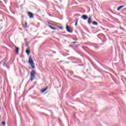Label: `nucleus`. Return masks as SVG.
<instances>
[{"instance_id": "obj_29", "label": "nucleus", "mask_w": 126, "mask_h": 126, "mask_svg": "<svg viewBox=\"0 0 126 126\" xmlns=\"http://www.w3.org/2000/svg\"><path fill=\"white\" fill-rule=\"evenodd\" d=\"M60 0L61 1H62V0Z\"/></svg>"}, {"instance_id": "obj_12", "label": "nucleus", "mask_w": 126, "mask_h": 126, "mask_svg": "<svg viewBox=\"0 0 126 126\" xmlns=\"http://www.w3.org/2000/svg\"><path fill=\"white\" fill-rule=\"evenodd\" d=\"M26 53L28 55H30V50H29V49H28V50H26Z\"/></svg>"}, {"instance_id": "obj_21", "label": "nucleus", "mask_w": 126, "mask_h": 126, "mask_svg": "<svg viewBox=\"0 0 126 126\" xmlns=\"http://www.w3.org/2000/svg\"><path fill=\"white\" fill-rule=\"evenodd\" d=\"M53 54H57V52L56 51H52Z\"/></svg>"}, {"instance_id": "obj_8", "label": "nucleus", "mask_w": 126, "mask_h": 126, "mask_svg": "<svg viewBox=\"0 0 126 126\" xmlns=\"http://www.w3.org/2000/svg\"><path fill=\"white\" fill-rule=\"evenodd\" d=\"M92 21V17H90L88 18V24H89V25L91 24Z\"/></svg>"}, {"instance_id": "obj_3", "label": "nucleus", "mask_w": 126, "mask_h": 126, "mask_svg": "<svg viewBox=\"0 0 126 126\" xmlns=\"http://www.w3.org/2000/svg\"><path fill=\"white\" fill-rule=\"evenodd\" d=\"M8 60V59L5 58L3 61H2L0 62V64H1V63H2L4 62L3 63V66H6V64H5V63H6V62H7Z\"/></svg>"}, {"instance_id": "obj_5", "label": "nucleus", "mask_w": 126, "mask_h": 126, "mask_svg": "<svg viewBox=\"0 0 126 126\" xmlns=\"http://www.w3.org/2000/svg\"><path fill=\"white\" fill-rule=\"evenodd\" d=\"M81 18L83 19V20H87V19H88V16L86 15H83L81 17Z\"/></svg>"}, {"instance_id": "obj_22", "label": "nucleus", "mask_w": 126, "mask_h": 126, "mask_svg": "<svg viewBox=\"0 0 126 126\" xmlns=\"http://www.w3.org/2000/svg\"><path fill=\"white\" fill-rule=\"evenodd\" d=\"M70 73H71V74H73V71H70Z\"/></svg>"}, {"instance_id": "obj_15", "label": "nucleus", "mask_w": 126, "mask_h": 126, "mask_svg": "<svg viewBox=\"0 0 126 126\" xmlns=\"http://www.w3.org/2000/svg\"><path fill=\"white\" fill-rule=\"evenodd\" d=\"M77 22H78V19H77L76 21V22H75V26H77Z\"/></svg>"}, {"instance_id": "obj_9", "label": "nucleus", "mask_w": 126, "mask_h": 126, "mask_svg": "<svg viewBox=\"0 0 126 126\" xmlns=\"http://www.w3.org/2000/svg\"><path fill=\"white\" fill-rule=\"evenodd\" d=\"M123 7H125V5H121L117 8L118 11H120L122 8H123Z\"/></svg>"}, {"instance_id": "obj_28", "label": "nucleus", "mask_w": 126, "mask_h": 126, "mask_svg": "<svg viewBox=\"0 0 126 126\" xmlns=\"http://www.w3.org/2000/svg\"><path fill=\"white\" fill-rule=\"evenodd\" d=\"M0 118H1V116L0 115Z\"/></svg>"}, {"instance_id": "obj_23", "label": "nucleus", "mask_w": 126, "mask_h": 126, "mask_svg": "<svg viewBox=\"0 0 126 126\" xmlns=\"http://www.w3.org/2000/svg\"><path fill=\"white\" fill-rule=\"evenodd\" d=\"M63 36H64V37H67V35H65V34L63 35Z\"/></svg>"}, {"instance_id": "obj_16", "label": "nucleus", "mask_w": 126, "mask_h": 126, "mask_svg": "<svg viewBox=\"0 0 126 126\" xmlns=\"http://www.w3.org/2000/svg\"><path fill=\"white\" fill-rule=\"evenodd\" d=\"M25 28H27V22H25V26H24Z\"/></svg>"}, {"instance_id": "obj_10", "label": "nucleus", "mask_w": 126, "mask_h": 126, "mask_svg": "<svg viewBox=\"0 0 126 126\" xmlns=\"http://www.w3.org/2000/svg\"><path fill=\"white\" fill-rule=\"evenodd\" d=\"M49 27L51 28V29H52V30H57V29L51 25H48Z\"/></svg>"}, {"instance_id": "obj_20", "label": "nucleus", "mask_w": 126, "mask_h": 126, "mask_svg": "<svg viewBox=\"0 0 126 126\" xmlns=\"http://www.w3.org/2000/svg\"><path fill=\"white\" fill-rule=\"evenodd\" d=\"M59 28H60V29H63V28L62 26L59 27Z\"/></svg>"}, {"instance_id": "obj_11", "label": "nucleus", "mask_w": 126, "mask_h": 126, "mask_svg": "<svg viewBox=\"0 0 126 126\" xmlns=\"http://www.w3.org/2000/svg\"><path fill=\"white\" fill-rule=\"evenodd\" d=\"M16 53L17 55H18V54L19 53V48H18V47L16 48Z\"/></svg>"}, {"instance_id": "obj_25", "label": "nucleus", "mask_w": 126, "mask_h": 126, "mask_svg": "<svg viewBox=\"0 0 126 126\" xmlns=\"http://www.w3.org/2000/svg\"><path fill=\"white\" fill-rule=\"evenodd\" d=\"M75 47H78V45H75Z\"/></svg>"}, {"instance_id": "obj_2", "label": "nucleus", "mask_w": 126, "mask_h": 126, "mask_svg": "<svg viewBox=\"0 0 126 126\" xmlns=\"http://www.w3.org/2000/svg\"><path fill=\"white\" fill-rule=\"evenodd\" d=\"M35 70H32L31 72V81H33V80H34V79L35 78Z\"/></svg>"}, {"instance_id": "obj_27", "label": "nucleus", "mask_w": 126, "mask_h": 126, "mask_svg": "<svg viewBox=\"0 0 126 126\" xmlns=\"http://www.w3.org/2000/svg\"><path fill=\"white\" fill-rule=\"evenodd\" d=\"M57 40H58V41H60V39H59V38H57Z\"/></svg>"}, {"instance_id": "obj_18", "label": "nucleus", "mask_w": 126, "mask_h": 126, "mask_svg": "<svg viewBox=\"0 0 126 126\" xmlns=\"http://www.w3.org/2000/svg\"><path fill=\"white\" fill-rule=\"evenodd\" d=\"M2 125H3V126H5V122H2Z\"/></svg>"}, {"instance_id": "obj_17", "label": "nucleus", "mask_w": 126, "mask_h": 126, "mask_svg": "<svg viewBox=\"0 0 126 126\" xmlns=\"http://www.w3.org/2000/svg\"><path fill=\"white\" fill-rule=\"evenodd\" d=\"M75 77H76V78H77V79H81V77L78 76H75Z\"/></svg>"}, {"instance_id": "obj_13", "label": "nucleus", "mask_w": 126, "mask_h": 126, "mask_svg": "<svg viewBox=\"0 0 126 126\" xmlns=\"http://www.w3.org/2000/svg\"><path fill=\"white\" fill-rule=\"evenodd\" d=\"M26 47H28L27 49H30V47H29V43L28 42H26Z\"/></svg>"}, {"instance_id": "obj_26", "label": "nucleus", "mask_w": 126, "mask_h": 126, "mask_svg": "<svg viewBox=\"0 0 126 126\" xmlns=\"http://www.w3.org/2000/svg\"><path fill=\"white\" fill-rule=\"evenodd\" d=\"M0 110H1V107L0 106Z\"/></svg>"}, {"instance_id": "obj_19", "label": "nucleus", "mask_w": 126, "mask_h": 126, "mask_svg": "<svg viewBox=\"0 0 126 126\" xmlns=\"http://www.w3.org/2000/svg\"><path fill=\"white\" fill-rule=\"evenodd\" d=\"M76 43H77V42L76 41H73L72 42V44H76Z\"/></svg>"}, {"instance_id": "obj_14", "label": "nucleus", "mask_w": 126, "mask_h": 126, "mask_svg": "<svg viewBox=\"0 0 126 126\" xmlns=\"http://www.w3.org/2000/svg\"><path fill=\"white\" fill-rule=\"evenodd\" d=\"M93 25H98V23L96 21H94L93 22Z\"/></svg>"}, {"instance_id": "obj_4", "label": "nucleus", "mask_w": 126, "mask_h": 126, "mask_svg": "<svg viewBox=\"0 0 126 126\" xmlns=\"http://www.w3.org/2000/svg\"><path fill=\"white\" fill-rule=\"evenodd\" d=\"M66 30L69 33H72V31L70 30V28L68 26H66Z\"/></svg>"}, {"instance_id": "obj_24", "label": "nucleus", "mask_w": 126, "mask_h": 126, "mask_svg": "<svg viewBox=\"0 0 126 126\" xmlns=\"http://www.w3.org/2000/svg\"><path fill=\"white\" fill-rule=\"evenodd\" d=\"M53 54H51V55L50 56V57H53Z\"/></svg>"}, {"instance_id": "obj_6", "label": "nucleus", "mask_w": 126, "mask_h": 126, "mask_svg": "<svg viewBox=\"0 0 126 126\" xmlns=\"http://www.w3.org/2000/svg\"><path fill=\"white\" fill-rule=\"evenodd\" d=\"M28 15L29 16L30 18H33V17H34V15L31 12H28Z\"/></svg>"}, {"instance_id": "obj_7", "label": "nucleus", "mask_w": 126, "mask_h": 126, "mask_svg": "<svg viewBox=\"0 0 126 126\" xmlns=\"http://www.w3.org/2000/svg\"><path fill=\"white\" fill-rule=\"evenodd\" d=\"M48 87L47 86L45 88L41 90V93H44V92H46L47 90H48Z\"/></svg>"}, {"instance_id": "obj_1", "label": "nucleus", "mask_w": 126, "mask_h": 126, "mask_svg": "<svg viewBox=\"0 0 126 126\" xmlns=\"http://www.w3.org/2000/svg\"><path fill=\"white\" fill-rule=\"evenodd\" d=\"M29 63L30 64L32 69L35 68V64L34 63V61H33V59L31 56H30L29 57Z\"/></svg>"}]
</instances>
